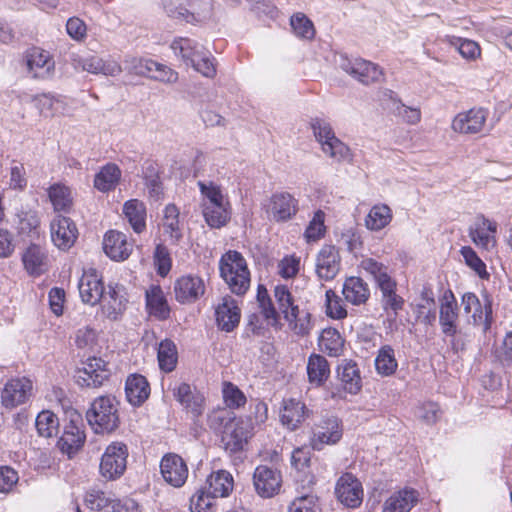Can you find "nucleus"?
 <instances>
[{
    "label": "nucleus",
    "instance_id": "obj_14",
    "mask_svg": "<svg viewBox=\"0 0 512 512\" xmlns=\"http://www.w3.org/2000/svg\"><path fill=\"white\" fill-rule=\"evenodd\" d=\"M299 210L298 200L288 192H276L270 197L267 214L275 222L291 220Z\"/></svg>",
    "mask_w": 512,
    "mask_h": 512
},
{
    "label": "nucleus",
    "instance_id": "obj_7",
    "mask_svg": "<svg viewBox=\"0 0 512 512\" xmlns=\"http://www.w3.org/2000/svg\"><path fill=\"white\" fill-rule=\"evenodd\" d=\"M128 448L122 442H112L103 453L99 465L101 476L107 481L119 479L127 468Z\"/></svg>",
    "mask_w": 512,
    "mask_h": 512
},
{
    "label": "nucleus",
    "instance_id": "obj_11",
    "mask_svg": "<svg viewBox=\"0 0 512 512\" xmlns=\"http://www.w3.org/2000/svg\"><path fill=\"white\" fill-rule=\"evenodd\" d=\"M110 374L107 362L102 358L90 357L83 362L75 377L81 387L97 388L109 379Z\"/></svg>",
    "mask_w": 512,
    "mask_h": 512
},
{
    "label": "nucleus",
    "instance_id": "obj_33",
    "mask_svg": "<svg viewBox=\"0 0 512 512\" xmlns=\"http://www.w3.org/2000/svg\"><path fill=\"white\" fill-rule=\"evenodd\" d=\"M22 262L27 273L31 276H40L47 270V255L38 245H30L22 255Z\"/></svg>",
    "mask_w": 512,
    "mask_h": 512
},
{
    "label": "nucleus",
    "instance_id": "obj_35",
    "mask_svg": "<svg viewBox=\"0 0 512 512\" xmlns=\"http://www.w3.org/2000/svg\"><path fill=\"white\" fill-rule=\"evenodd\" d=\"M146 307L149 314L160 321L170 316V308L160 286H152L146 291Z\"/></svg>",
    "mask_w": 512,
    "mask_h": 512
},
{
    "label": "nucleus",
    "instance_id": "obj_52",
    "mask_svg": "<svg viewBox=\"0 0 512 512\" xmlns=\"http://www.w3.org/2000/svg\"><path fill=\"white\" fill-rule=\"evenodd\" d=\"M151 67H156V61L152 59L126 56L124 60V69L137 76L149 77Z\"/></svg>",
    "mask_w": 512,
    "mask_h": 512
},
{
    "label": "nucleus",
    "instance_id": "obj_63",
    "mask_svg": "<svg viewBox=\"0 0 512 512\" xmlns=\"http://www.w3.org/2000/svg\"><path fill=\"white\" fill-rule=\"evenodd\" d=\"M300 269V258L295 255H288L278 263V273L282 278L290 279L295 277Z\"/></svg>",
    "mask_w": 512,
    "mask_h": 512
},
{
    "label": "nucleus",
    "instance_id": "obj_54",
    "mask_svg": "<svg viewBox=\"0 0 512 512\" xmlns=\"http://www.w3.org/2000/svg\"><path fill=\"white\" fill-rule=\"evenodd\" d=\"M295 35L302 39L311 40L315 35L312 21L303 13H296L290 19Z\"/></svg>",
    "mask_w": 512,
    "mask_h": 512
},
{
    "label": "nucleus",
    "instance_id": "obj_58",
    "mask_svg": "<svg viewBox=\"0 0 512 512\" xmlns=\"http://www.w3.org/2000/svg\"><path fill=\"white\" fill-rule=\"evenodd\" d=\"M325 213L322 210H317L313 218L307 226L304 236L307 242H315L321 239L325 233Z\"/></svg>",
    "mask_w": 512,
    "mask_h": 512
},
{
    "label": "nucleus",
    "instance_id": "obj_62",
    "mask_svg": "<svg viewBox=\"0 0 512 512\" xmlns=\"http://www.w3.org/2000/svg\"><path fill=\"white\" fill-rule=\"evenodd\" d=\"M85 504L93 511L107 512L110 505V499L106 497L104 492L92 490L87 493L85 497Z\"/></svg>",
    "mask_w": 512,
    "mask_h": 512
},
{
    "label": "nucleus",
    "instance_id": "obj_32",
    "mask_svg": "<svg viewBox=\"0 0 512 512\" xmlns=\"http://www.w3.org/2000/svg\"><path fill=\"white\" fill-rule=\"evenodd\" d=\"M86 439L84 431L78 426L74 420L65 427L63 435L58 441V447L63 453L71 457L76 453L84 444Z\"/></svg>",
    "mask_w": 512,
    "mask_h": 512
},
{
    "label": "nucleus",
    "instance_id": "obj_5",
    "mask_svg": "<svg viewBox=\"0 0 512 512\" xmlns=\"http://www.w3.org/2000/svg\"><path fill=\"white\" fill-rule=\"evenodd\" d=\"M310 126L325 155L339 163L352 161L350 148L335 136L334 130L328 121L313 118Z\"/></svg>",
    "mask_w": 512,
    "mask_h": 512
},
{
    "label": "nucleus",
    "instance_id": "obj_17",
    "mask_svg": "<svg viewBox=\"0 0 512 512\" xmlns=\"http://www.w3.org/2000/svg\"><path fill=\"white\" fill-rule=\"evenodd\" d=\"M341 68L365 85L379 82L383 78L382 69L377 64L364 59H346L341 63Z\"/></svg>",
    "mask_w": 512,
    "mask_h": 512
},
{
    "label": "nucleus",
    "instance_id": "obj_44",
    "mask_svg": "<svg viewBox=\"0 0 512 512\" xmlns=\"http://www.w3.org/2000/svg\"><path fill=\"white\" fill-rule=\"evenodd\" d=\"M159 367L164 372H172L176 368L178 352L175 343L170 339L160 342L157 353Z\"/></svg>",
    "mask_w": 512,
    "mask_h": 512
},
{
    "label": "nucleus",
    "instance_id": "obj_50",
    "mask_svg": "<svg viewBox=\"0 0 512 512\" xmlns=\"http://www.w3.org/2000/svg\"><path fill=\"white\" fill-rule=\"evenodd\" d=\"M471 313L473 325H482L484 332L490 329L492 324V300L488 295L484 296L483 303L480 301L479 307H474Z\"/></svg>",
    "mask_w": 512,
    "mask_h": 512
},
{
    "label": "nucleus",
    "instance_id": "obj_55",
    "mask_svg": "<svg viewBox=\"0 0 512 512\" xmlns=\"http://www.w3.org/2000/svg\"><path fill=\"white\" fill-rule=\"evenodd\" d=\"M198 186L202 195L205 197L206 201L203 204L204 206H214L228 204V202L224 201V196L221 192L219 186L215 185L213 182H198Z\"/></svg>",
    "mask_w": 512,
    "mask_h": 512
},
{
    "label": "nucleus",
    "instance_id": "obj_9",
    "mask_svg": "<svg viewBox=\"0 0 512 512\" xmlns=\"http://www.w3.org/2000/svg\"><path fill=\"white\" fill-rule=\"evenodd\" d=\"M33 383L27 377L9 379L0 393L1 404L6 409H14L24 405L32 396Z\"/></svg>",
    "mask_w": 512,
    "mask_h": 512
},
{
    "label": "nucleus",
    "instance_id": "obj_1",
    "mask_svg": "<svg viewBox=\"0 0 512 512\" xmlns=\"http://www.w3.org/2000/svg\"><path fill=\"white\" fill-rule=\"evenodd\" d=\"M170 48L186 66H191L203 76L213 78L216 75L215 59L209 50L197 41L187 37H178L171 42Z\"/></svg>",
    "mask_w": 512,
    "mask_h": 512
},
{
    "label": "nucleus",
    "instance_id": "obj_16",
    "mask_svg": "<svg viewBox=\"0 0 512 512\" xmlns=\"http://www.w3.org/2000/svg\"><path fill=\"white\" fill-rule=\"evenodd\" d=\"M488 115L489 112L485 108H471L455 116L452 122V129L462 134L480 133L485 126Z\"/></svg>",
    "mask_w": 512,
    "mask_h": 512
},
{
    "label": "nucleus",
    "instance_id": "obj_23",
    "mask_svg": "<svg viewBox=\"0 0 512 512\" xmlns=\"http://www.w3.org/2000/svg\"><path fill=\"white\" fill-rule=\"evenodd\" d=\"M336 494L341 503L350 508L358 507L363 498L361 483L350 473L342 475L337 481Z\"/></svg>",
    "mask_w": 512,
    "mask_h": 512
},
{
    "label": "nucleus",
    "instance_id": "obj_28",
    "mask_svg": "<svg viewBox=\"0 0 512 512\" xmlns=\"http://www.w3.org/2000/svg\"><path fill=\"white\" fill-rule=\"evenodd\" d=\"M419 493L413 488L394 492L384 503L383 512H410L418 503Z\"/></svg>",
    "mask_w": 512,
    "mask_h": 512
},
{
    "label": "nucleus",
    "instance_id": "obj_47",
    "mask_svg": "<svg viewBox=\"0 0 512 512\" xmlns=\"http://www.w3.org/2000/svg\"><path fill=\"white\" fill-rule=\"evenodd\" d=\"M49 199L56 211L68 212L72 207L73 198L69 187L60 183L53 184L48 189Z\"/></svg>",
    "mask_w": 512,
    "mask_h": 512
},
{
    "label": "nucleus",
    "instance_id": "obj_18",
    "mask_svg": "<svg viewBox=\"0 0 512 512\" xmlns=\"http://www.w3.org/2000/svg\"><path fill=\"white\" fill-rule=\"evenodd\" d=\"M72 65L75 69H81L92 74H104L107 76H116L122 72L121 65L114 60H103L98 56H89L82 58L79 55L71 54Z\"/></svg>",
    "mask_w": 512,
    "mask_h": 512
},
{
    "label": "nucleus",
    "instance_id": "obj_40",
    "mask_svg": "<svg viewBox=\"0 0 512 512\" xmlns=\"http://www.w3.org/2000/svg\"><path fill=\"white\" fill-rule=\"evenodd\" d=\"M123 213L134 232L140 234L146 228V207L143 202L131 199L125 202Z\"/></svg>",
    "mask_w": 512,
    "mask_h": 512
},
{
    "label": "nucleus",
    "instance_id": "obj_2",
    "mask_svg": "<svg viewBox=\"0 0 512 512\" xmlns=\"http://www.w3.org/2000/svg\"><path fill=\"white\" fill-rule=\"evenodd\" d=\"M273 293L278 314L283 315L296 334H308L312 328L311 315L308 311L299 309L289 288L286 285L279 284L275 286Z\"/></svg>",
    "mask_w": 512,
    "mask_h": 512
},
{
    "label": "nucleus",
    "instance_id": "obj_19",
    "mask_svg": "<svg viewBox=\"0 0 512 512\" xmlns=\"http://www.w3.org/2000/svg\"><path fill=\"white\" fill-rule=\"evenodd\" d=\"M173 396L193 419L201 416L205 410V398L202 393L188 383H181L173 388Z\"/></svg>",
    "mask_w": 512,
    "mask_h": 512
},
{
    "label": "nucleus",
    "instance_id": "obj_42",
    "mask_svg": "<svg viewBox=\"0 0 512 512\" xmlns=\"http://www.w3.org/2000/svg\"><path fill=\"white\" fill-rule=\"evenodd\" d=\"M121 177V170L115 164H107L95 175L94 187L101 192L113 190Z\"/></svg>",
    "mask_w": 512,
    "mask_h": 512
},
{
    "label": "nucleus",
    "instance_id": "obj_59",
    "mask_svg": "<svg viewBox=\"0 0 512 512\" xmlns=\"http://www.w3.org/2000/svg\"><path fill=\"white\" fill-rule=\"evenodd\" d=\"M466 265L471 268L480 278L489 277L486 271V264L480 259L476 252L470 246H464L460 250Z\"/></svg>",
    "mask_w": 512,
    "mask_h": 512
},
{
    "label": "nucleus",
    "instance_id": "obj_43",
    "mask_svg": "<svg viewBox=\"0 0 512 512\" xmlns=\"http://www.w3.org/2000/svg\"><path fill=\"white\" fill-rule=\"evenodd\" d=\"M320 349L329 356H339L344 347V340L335 328L324 329L319 338Z\"/></svg>",
    "mask_w": 512,
    "mask_h": 512
},
{
    "label": "nucleus",
    "instance_id": "obj_60",
    "mask_svg": "<svg viewBox=\"0 0 512 512\" xmlns=\"http://www.w3.org/2000/svg\"><path fill=\"white\" fill-rule=\"evenodd\" d=\"M153 259L158 275L162 277L166 276L172 266V259L168 248L161 243L157 244Z\"/></svg>",
    "mask_w": 512,
    "mask_h": 512
},
{
    "label": "nucleus",
    "instance_id": "obj_61",
    "mask_svg": "<svg viewBox=\"0 0 512 512\" xmlns=\"http://www.w3.org/2000/svg\"><path fill=\"white\" fill-rule=\"evenodd\" d=\"M326 297V313L333 319H343L347 316V311L344 308L342 300L331 289L325 293Z\"/></svg>",
    "mask_w": 512,
    "mask_h": 512
},
{
    "label": "nucleus",
    "instance_id": "obj_8",
    "mask_svg": "<svg viewBox=\"0 0 512 512\" xmlns=\"http://www.w3.org/2000/svg\"><path fill=\"white\" fill-rule=\"evenodd\" d=\"M253 424L250 419H236L226 422L221 443L225 451L235 454L242 451L252 435Z\"/></svg>",
    "mask_w": 512,
    "mask_h": 512
},
{
    "label": "nucleus",
    "instance_id": "obj_53",
    "mask_svg": "<svg viewBox=\"0 0 512 512\" xmlns=\"http://www.w3.org/2000/svg\"><path fill=\"white\" fill-rule=\"evenodd\" d=\"M206 486L201 487L190 499L191 512H213V505L216 497L206 489Z\"/></svg>",
    "mask_w": 512,
    "mask_h": 512
},
{
    "label": "nucleus",
    "instance_id": "obj_3",
    "mask_svg": "<svg viewBox=\"0 0 512 512\" xmlns=\"http://www.w3.org/2000/svg\"><path fill=\"white\" fill-rule=\"evenodd\" d=\"M220 276L232 293L244 295L250 287V272L242 254L238 251H228L219 261Z\"/></svg>",
    "mask_w": 512,
    "mask_h": 512
},
{
    "label": "nucleus",
    "instance_id": "obj_27",
    "mask_svg": "<svg viewBox=\"0 0 512 512\" xmlns=\"http://www.w3.org/2000/svg\"><path fill=\"white\" fill-rule=\"evenodd\" d=\"M103 249L109 258L120 261L129 257L132 251V245L127 242L124 233L110 230L104 236Z\"/></svg>",
    "mask_w": 512,
    "mask_h": 512
},
{
    "label": "nucleus",
    "instance_id": "obj_29",
    "mask_svg": "<svg viewBox=\"0 0 512 512\" xmlns=\"http://www.w3.org/2000/svg\"><path fill=\"white\" fill-rule=\"evenodd\" d=\"M308 414L309 411L301 401L292 398L283 400L280 420L289 430L297 429Z\"/></svg>",
    "mask_w": 512,
    "mask_h": 512
},
{
    "label": "nucleus",
    "instance_id": "obj_30",
    "mask_svg": "<svg viewBox=\"0 0 512 512\" xmlns=\"http://www.w3.org/2000/svg\"><path fill=\"white\" fill-rule=\"evenodd\" d=\"M128 402L133 406L142 405L150 395V385L143 375L131 374L125 383Z\"/></svg>",
    "mask_w": 512,
    "mask_h": 512
},
{
    "label": "nucleus",
    "instance_id": "obj_13",
    "mask_svg": "<svg viewBox=\"0 0 512 512\" xmlns=\"http://www.w3.org/2000/svg\"><path fill=\"white\" fill-rule=\"evenodd\" d=\"M341 269V256L334 245H324L315 258V273L320 281H332Z\"/></svg>",
    "mask_w": 512,
    "mask_h": 512
},
{
    "label": "nucleus",
    "instance_id": "obj_51",
    "mask_svg": "<svg viewBox=\"0 0 512 512\" xmlns=\"http://www.w3.org/2000/svg\"><path fill=\"white\" fill-rule=\"evenodd\" d=\"M228 204L214 206H204L203 215L206 223L211 228H221L227 224L230 219V213L227 209Z\"/></svg>",
    "mask_w": 512,
    "mask_h": 512
},
{
    "label": "nucleus",
    "instance_id": "obj_34",
    "mask_svg": "<svg viewBox=\"0 0 512 512\" xmlns=\"http://www.w3.org/2000/svg\"><path fill=\"white\" fill-rule=\"evenodd\" d=\"M338 377L343 389L350 394H357L361 387V377L358 366L352 360H344L337 368Z\"/></svg>",
    "mask_w": 512,
    "mask_h": 512
},
{
    "label": "nucleus",
    "instance_id": "obj_49",
    "mask_svg": "<svg viewBox=\"0 0 512 512\" xmlns=\"http://www.w3.org/2000/svg\"><path fill=\"white\" fill-rule=\"evenodd\" d=\"M360 267L373 277L378 288L393 281L388 274V267L373 258H365L361 261Z\"/></svg>",
    "mask_w": 512,
    "mask_h": 512
},
{
    "label": "nucleus",
    "instance_id": "obj_38",
    "mask_svg": "<svg viewBox=\"0 0 512 512\" xmlns=\"http://www.w3.org/2000/svg\"><path fill=\"white\" fill-rule=\"evenodd\" d=\"M211 494L218 497H227L234 487L232 475L226 470L213 472L206 480L205 485Z\"/></svg>",
    "mask_w": 512,
    "mask_h": 512
},
{
    "label": "nucleus",
    "instance_id": "obj_46",
    "mask_svg": "<svg viewBox=\"0 0 512 512\" xmlns=\"http://www.w3.org/2000/svg\"><path fill=\"white\" fill-rule=\"evenodd\" d=\"M398 362L395 358V352L392 346H382L375 358V368L378 374L382 376H390L395 373Z\"/></svg>",
    "mask_w": 512,
    "mask_h": 512
},
{
    "label": "nucleus",
    "instance_id": "obj_21",
    "mask_svg": "<svg viewBox=\"0 0 512 512\" xmlns=\"http://www.w3.org/2000/svg\"><path fill=\"white\" fill-rule=\"evenodd\" d=\"M26 65L29 73L36 79H48L55 70V61L49 54L39 48H32L26 53Z\"/></svg>",
    "mask_w": 512,
    "mask_h": 512
},
{
    "label": "nucleus",
    "instance_id": "obj_48",
    "mask_svg": "<svg viewBox=\"0 0 512 512\" xmlns=\"http://www.w3.org/2000/svg\"><path fill=\"white\" fill-rule=\"evenodd\" d=\"M17 230L22 236L38 237L40 220L35 211H20L17 213Z\"/></svg>",
    "mask_w": 512,
    "mask_h": 512
},
{
    "label": "nucleus",
    "instance_id": "obj_22",
    "mask_svg": "<svg viewBox=\"0 0 512 512\" xmlns=\"http://www.w3.org/2000/svg\"><path fill=\"white\" fill-rule=\"evenodd\" d=\"M50 230L53 243L61 250L69 249L78 236L75 223L65 216L56 217L51 222Z\"/></svg>",
    "mask_w": 512,
    "mask_h": 512
},
{
    "label": "nucleus",
    "instance_id": "obj_24",
    "mask_svg": "<svg viewBox=\"0 0 512 512\" xmlns=\"http://www.w3.org/2000/svg\"><path fill=\"white\" fill-rule=\"evenodd\" d=\"M216 323L225 332L233 331L239 324L241 311L236 301L229 295L222 297L215 309Z\"/></svg>",
    "mask_w": 512,
    "mask_h": 512
},
{
    "label": "nucleus",
    "instance_id": "obj_37",
    "mask_svg": "<svg viewBox=\"0 0 512 512\" xmlns=\"http://www.w3.org/2000/svg\"><path fill=\"white\" fill-rule=\"evenodd\" d=\"M126 294L123 285H109L108 297L104 296L106 298L104 300H107L106 312L108 318L116 320L124 312L128 303Z\"/></svg>",
    "mask_w": 512,
    "mask_h": 512
},
{
    "label": "nucleus",
    "instance_id": "obj_12",
    "mask_svg": "<svg viewBox=\"0 0 512 512\" xmlns=\"http://www.w3.org/2000/svg\"><path fill=\"white\" fill-rule=\"evenodd\" d=\"M253 485L256 493L262 498H271L280 492L282 474L267 465H259L253 473Z\"/></svg>",
    "mask_w": 512,
    "mask_h": 512
},
{
    "label": "nucleus",
    "instance_id": "obj_6",
    "mask_svg": "<svg viewBox=\"0 0 512 512\" xmlns=\"http://www.w3.org/2000/svg\"><path fill=\"white\" fill-rule=\"evenodd\" d=\"M163 7L169 17L194 24L210 18L213 5L212 0H187L186 4L166 0Z\"/></svg>",
    "mask_w": 512,
    "mask_h": 512
},
{
    "label": "nucleus",
    "instance_id": "obj_64",
    "mask_svg": "<svg viewBox=\"0 0 512 512\" xmlns=\"http://www.w3.org/2000/svg\"><path fill=\"white\" fill-rule=\"evenodd\" d=\"M317 501L314 495L300 496L290 504L288 512H319Z\"/></svg>",
    "mask_w": 512,
    "mask_h": 512
},
{
    "label": "nucleus",
    "instance_id": "obj_57",
    "mask_svg": "<svg viewBox=\"0 0 512 512\" xmlns=\"http://www.w3.org/2000/svg\"><path fill=\"white\" fill-rule=\"evenodd\" d=\"M224 403L228 408L236 409L246 403L245 394L233 383L225 382L222 389Z\"/></svg>",
    "mask_w": 512,
    "mask_h": 512
},
{
    "label": "nucleus",
    "instance_id": "obj_41",
    "mask_svg": "<svg viewBox=\"0 0 512 512\" xmlns=\"http://www.w3.org/2000/svg\"><path fill=\"white\" fill-rule=\"evenodd\" d=\"M307 374L309 382L320 386L329 377L330 367L326 358L320 354H312L307 362Z\"/></svg>",
    "mask_w": 512,
    "mask_h": 512
},
{
    "label": "nucleus",
    "instance_id": "obj_36",
    "mask_svg": "<svg viewBox=\"0 0 512 512\" xmlns=\"http://www.w3.org/2000/svg\"><path fill=\"white\" fill-rule=\"evenodd\" d=\"M342 294L347 302L353 305H361L368 300L370 290L363 279L353 276L345 280Z\"/></svg>",
    "mask_w": 512,
    "mask_h": 512
},
{
    "label": "nucleus",
    "instance_id": "obj_15",
    "mask_svg": "<svg viewBox=\"0 0 512 512\" xmlns=\"http://www.w3.org/2000/svg\"><path fill=\"white\" fill-rule=\"evenodd\" d=\"M160 472L166 483L180 488L188 478V467L185 461L177 454H166L160 462Z\"/></svg>",
    "mask_w": 512,
    "mask_h": 512
},
{
    "label": "nucleus",
    "instance_id": "obj_4",
    "mask_svg": "<svg viewBox=\"0 0 512 512\" xmlns=\"http://www.w3.org/2000/svg\"><path fill=\"white\" fill-rule=\"evenodd\" d=\"M118 402L113 396H99L86 412V419L95 433H111L120 423Z\"/></svg>",
    "mask_w": 512,
    "mask_h": 512
},
{
    "label": "nucleus",
    "instance_id": "obj_26",
    "mask_svg": "<svg viewBox=\"0 0 512 512\" xmlns=\"http://www.w3.org/2000/svg\"><path fill=\"white\" fill-rule=\"evenodd\" d=\"M82 301L89 305H96L104 297V285L96 270L84 272L78 284Z\"/></svg>",
    "mask_w": 512,
    "mask_h": 512
},
{
    "label": "nucleus",
    "instance_id": "obj_39",
    "mask_svg": "<svg viewBox=\"0 0 512 512\" xmlns=\"http://www.w3.org/2000/svg\"><path fill=\"white\" fill-rule=\"evenodd\" d=\"M393 219V212L386 204L372 206L365 217V227L373 232H378L387 227Z\"/></svg>",
    "mask_w": 512,
    "mask_h": 512
},
{
    "label": "nucleus",
    "instance_id": "obj_25",
    "mask_svg": "<svg viewBox=\"0 0 512 512\" xmlns=\"http://www.w3.org/2000/svg\"><path fill=\"white\" fill-rule=\"evenodd\" d=\"M204 292V282L198 276H182L174 284L175 298L182 304L195 302Z\"/></svg>",
    "mask_w": 512,
    "mask_h": 512
},
{
    "label": "nucleus",
    "instance_id": "obj_56",
    "mask_svg": "<svg viewBox=\"0 0 512 512\" xmlns=\"http://www.w3.org/2000/svg\"><path fill=\"white\" fill-rule=\"evenodd\" d=\"M58 424V419L50 411H42L40 412L35 421L36 429L40 436L42 437H52Z\"/></svg>",
    "mask_w": 512,
    "mask_h": 512
},
{
    "label": "nucleus",
    "instance_id": "obj_20",
    "mask_svg": "<svg viewBox=\"0 0 512 512\" xmlns=\"http://www.w3.org/2000/svg\"><path fill=\"white\" fill-rule=\"evenodd\" d=\"M458 305L456 298L451 290H447L441 298L439 311V324L442 333L447 337H454L460 333L457 328Z\"/></svg>",
    "mask_w": 512,
    "mask_h": 512
},
{
    "label": "nucleus",
    "instance_id": "obj_10",
    "mask_svg": "<svg viewBox=\"0 0 512 512\" xmlns=\"http://www.w3.org/2000/svg\"><path fill=\"white\" fill-rule=\"evenodd\" d=\"M342 435L340 420L334 416L325 417L313 428L310 445L313 450L320 451L325 445H334L339 442Z\"/></svg>",
    "mask_w": 512,
    "mask_h": 512
},
{
    "label": "nucleus",
    "instance_id": "obj_45",
    "mask_svg": "<svg viewBox=\"0 0 512 512\" xmlns=\"http://www.w3.org/2000/svg\"><path fill=\"white\" fill-rule=\"evenodd\" d=\"M163 229L164 233L169 235L172 244H178L182 239L179 210L174 204H168L164 209Z\"/></svg>",
    "mask_w": 512,
    "mask_h": 512
},
{
    "label": "nucleus",
    "instance_id": "obj_31",
    "mask_svg": "<svg viewBox=\"0 0 512 512\" xmlns=\"http://www.w3.org/2000/svg\"><path fill=\"white\" fill-rule=\"evenodd\" d=\"M397 284L393 280L379 287L381 292V306L383 310L388 314L389 320L395 321L396 317L403 309L404 299L396 293Z\"/></svg>",
    "mask_w": 512,
    "mask_h": 512
}]
</instances>
